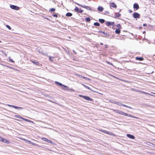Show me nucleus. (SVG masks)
Returning a JSON list of instances; mask_svg holds the SVG:
<instances>
[{"label": "nucleus", "mask_w": 155, "mask_h": 155, "mask_svg": "<svg viewBox=\"0 0 155 155\" xmlns=\"http://www.w3.org/2000/svg\"><path fill=\"white\" fill-rule=\"evenodd\" d=\"M76 4H77L79 6L81 7L84 8H85L88 10H91V8L88 6H86L84 5H82L80 4H78V3H76Z\"/></svg>", "instance_id": "1"}, {"label": "nucleus", "mask_w": 155, "mask_h": 155, "mask_svg": "<svg viewBox=\"0 0 155 155\" xmlns=\"http://www.w3.org/2000/svg\"><path fill=\"white\" fill-rule=\"evenodd\" d=\"M116 104H117V105H119V106H123L124 107H127V108H130V109H132V108L131 107H130V106H127V105H125L124 104H122L120 102H116Z\"/></svg>", "instance_id": "2"}, {"label": "nucleus", "mask_w": 155, "mask_h": 155, "mask_svg": "<svg viewBox=\"0 0 155 155\" xmlns=\"http://www.w3.org/2000/svg\"><path fill=\"white\" fill-rule=\"evenodd\" d=\"M133 16L134 18H139L140 17V15L136 12H134L133 14Z\"/></svg>", "instance_id": "3"}, {"label": "nucleus", "mask_w": 155, "mask_h": 155, "mask_svg": "<svg viewBox=\"0 0 155 155\" xmlns=\"http://www.w3.org/2000/svg\"><path fill=\"white\" fill-rule=\"evenodd\" d=\"M74 10L75 12L78 13H82L83 12V11L82 10L79 9V8L77 7H76L74 9Z\"/></svg>", "instance_id": "4"}, {"label": "nucleus", "mask_w": 155, "mask_h": 155, "mask_svg": "<svg viewBox=\"0 0 155 155\" xmlns=\"http://www.w3.org/2000/svg\"><path fill=\"white\" fill-rule=\"evenodd\" d=\"M7 106L9 107H13L15 109H23V108L21 107H17V106H14L13 105H10V104H7Z\"/></svg>", "instance_id": "5"}, {"label": "nucleus", "mask_w": 155, "mask_h": 155, "mask_svg": "<svg viewBox=\"0 0 155 155\" xmlns=\"http://www.w3.org/2000/svg\"><path fill=\"white\" fill-rule=\"evenodd\" d=\"M10 7L11 8L15 10H18L19 9L18 7L13 5H11Z\"/></svg>", "instance_id": "6"}, {"label": "nucleus", "mask_w": 155, "mask_h": 155, "mask_svg": "<svg viewBox=\"0 0 155 155\" xmlns=\"http://www.w3.org/2000/svg\"><path fill=\"white\" fill-rule=\"evenodd\" d=\"M112 110L114 112L121 115H122L123 112V111L118 110H115L114 109H112Z\"/></svg>", "instance_id": "7"}, {"label": "nucleus", "mask_w": 155, "mask_h": 155, "mask_svg": "<svg viewBox=\"0 0 155 155\" xmlns=\"http://www.w3.org/2000/svg\"><path fill=\"white\" fill-rule=\"evenodd\" d=\"M110 6L111 8V7L114 8H116L117 7V5L114 2L110 3Z\"/></svg>", "instance_id": "8"}, {"label": "nucleus", "mask_w": 155, "mask_h": 155, "mask_svg": "<svg viewBox=\"0 0 155 155\" xmlns=\"http://www.w3.org/2000/svg\"><path fill=\"white\" fill-rule=\"evenodd\" d=\"M114 22H111L110 21H107L106 25L107 26H110L111 25L114 26Z\"/></svg>", "instance_id": "9"}, {"label": "nucleus", "mask_w": 155, "mask_h": 155, "mask_svg": "<svg viewBox=\"0 0 155 155\" xmlns=\"http://www.w3.org/2000/svg\"><path fill=\"white\" fill-rule=\"evenodd\" d=\"M133 8L134 9H136V10L139 8V6L137 3H135L134 4Z\"/></svg>", "instance_id": "10"}, {"label": "nucleus", "mask_w": 155, "mask_h": 155, "mask_svg": "<svg viewBox=\"0 0 155 155\" xmlns=\"http://www.w3.org/2000/svg\"><path fill=\"white\" fill-rule=\"evenodd\" d=\"M55 83L58 85L61 86V87L62 86H64V87H67V86L64 85L62 84L61 83H60V82H58L55 81Z\"/></svg>", "instance_id": "11"}, {"label": "nucleus", "mask_w": 155, "mask_h": 155, "mask_svg": "<svg viewBox=\"0 0 155 155\" xmlns=\"http://www.w3.org/2000/svg\"><path fill=\"white\" fill-rule=\"evenodd\" d=\"M84 99L90 101H93V100L91 98L87 96H85Z\"/></svg>", "instance_id": "12"}, {"label": "nucleus", "mask_w": 155, "mask_h": 155, "mask_svg": "<svg viewBox=\"0 0 155 155\" xmlns=\"http://www.w3.org/2000/svg\"><path fill=\"white\" fill-rule=\"evenodd\" d=\"M127 136L128 137L131 139H134L135 138V137L134 135H131L130 134H127Z\"/></svg>", "instance_id": "13"}, {"label": "nucleus", "mask_w": 155, "mask_h": 155, "mask_svg": "<svg viewBox=\"0 0 155 155\" xmlns=\"http://www.w3.org/2000/svg\"><path fill=\"white\" fill-rule=\"evenodd\" d=\"M114 16V18H117L120 17L121 16V14L118 13H115Z\"/></svg>", "instance_id": "14"}, {"label": "nucleus", "mask_w": 155, "mask_h": 155, "mask_svg": "<svg viewBox=\"0 0 155 155\" xmlns=\"http://www.w3.org/2000/svg\"><path fill=\"white\" fill-rule=\"evenodd\" d=\"M1 141H2L4 143H7L8 144L10 142L9 140L6 139H5L3 138L2 140H1Z\"/></svg>", "instance_id": "15"}, {"label": "nucleus", "mask_w": 155, "mask_h": 155, "mask_svg": "<svg viewBox=\"0 0 155 155\" xmlns=\"http://www.w3.org/2000/svg\"><path fill=\"white\" fill-rule=\"evenodd\" d=\"M136 60H139L140 61H143L144 59L143 58L141 57H137L136 58Z\"/></svg>", "instance_id": "16"}, {"label": "nucleus", "mask_w": 155, "mask_h": 155, "mask_svg": "<svg viewBox=\"0 0 155 155\" xmlns=\"http://www.w3.org/2000/svg\"><path fill=\"white\" fill-rule=\"evenodd\" d=\"M28 143L30 144H32V145H35V146H38V147H39V146H38V145L37 144H36L32 142H31L30 141H29V140H28Z\"/></svg>", "instance_id": "17"}, {"label": "nucleus", "mask_w": 155, "mask_h": 155, "mask_svg": "<svg viewBox=\"0 0 155 155\" xmlns=\"http://www.w3.org/2000/svg\"><path fill=\"white\" fill-rule=\"evenodd\" d=\"M77 76H78L80 78H83L86 79V80H89V78H86V77H84V76H83L82 75H81L77 74Z\"/></svg>", "instance_id": "18"}, {"label": "nucleus", "mask_w": 155, "mask_h": 155, "mask_svg": "<svg viewBox=\"0 0 155 155\" xmlns=\"http://www.w3.org/2000/svg\"><path fill=\"white\" fill-rule=\"evenodd\" d=\"M98 10L100 12H102L103 10V7L99 6L97 8Z\"/></svg>", "instance_id": "19"}, {"label": "nucleus", "mask_w": 155, "mask_h": 155, "mask_svg": "<svg viewBox=\"0 0 155 155\" xmlns=\"http://www.w3.org/2000/svg\"><path fill=\"white\" fill-rule=\"evenodd\" d=\"M22 120H24L25 121L27 122H30V123H33V122L32 121H31V120H28V119H25V118H24L23 117V119H22Z\"/></svg>", "instance_id": "20"}, {"label": "nucleus", "mask_w": 155, "mask_h": 155, "mask_svg": "<svg viewBox=\"0 0 155 155\" xmlns=\"http://www.w3.org/2000/svg\"><path fill=\"white\" fill-rule=\"evenodd\" d=\"M122 115H124V116H127L128 117H130L131 116V114H126L125 113H124V112H123L122 114Z\"/></svg>", "instance_id": "21"}, {"label": "nucleus", "mask_w": 155, "mask_h": 155, "mask_svg": "<svg viewBox=\"0 0 155 155\" xmlns=\"http://www.w3.org/2000/svg\"><path fill=\"white\" fill-rule=\"evenodd\" d=\"M66 15L68 17H71L72 15V14L70 12H68L66 14Z\"/></svg>", "instance_id": "22"}, {"label": "nucleus", "mask_w": 155, "mask_h": 155, "mask_svg": "<svg viewBox=\"0 0 155 155\" xmlns=\"http://www.w3.org/2000/svg\"><path fill=\"white\" fill-rule=\"evenodd\" d=\"M99 21L101 23H104L105 21V20L103 19H99Z\"/></svg>", "instance_id": "23"}, {"label": "nucleus", "mask_w": 155, "mask_h": 155, "mask_svg": "<svg viewBox=\"0 0 155 155\" xmlns=\"http://www.w3.org/2000/svg\"><path fill=\"white\" fill-rule=\"evenodd\" d=\"M147 145H149L150 146L153 147H155V144H154L152 143H150V142H148V143H147Z\"/></svg>", "instance_id": "24"}, {"label": "nucleus", "mask_w": 155, "mask_h": 155, "mask_svg": "<svg viewBox=\"0 0 155 155\" xmlns=\"http://www.w3.org/2000/svg\"><path fill=\"white\" fill-rule=\"evenodd\" d=\"M115 32L117 34H119L120 33V30L119 29H117L115 31Z\"/></svg>", "instance_id": "25"}, {"label": "nucleus", "mask_w": 155, "mask_h": 155, "mask_svg": "<svg viewBox=\"0 0 155 155\" xmlns=\"http://www.w3.org/2000/svg\"><path fill=\"white\" fill-rule=\"evenodd\" d=\"M102 33H103L106 36H104V37H108L109 36V34H108L107 33H105L104 31H103L102 32ZM102 36L104 37L103 36Z\"/></svg>", "instance_id": "26"}, {"label": "nucleus", "mask_w": 155, "mask_h": 155, "mask_svg": "<svg viewBox=\"0 0 155 155\" xmlns=\"http://www.w3.org/2000/svg\"><path fill=\"white\" fill-rule=\"evenodd\" d=\"M68 86H67V87H64V86H62L61 88V89L64 90H65V91H66V90H68Z\"/></svg>", "instance_id": "27"}, {"label": "nucleus", "mask_w": 155, "mask_h": 155, "mask_svg": "<svg viewBox=\"0 0 155 155\" xmlns=\"http://www.w3.org/2000/svg\"><path fill=\"white\" fill-rule=\"evenodd\" d=\"M31 61L34 64L38 65L39 64V62H36V61Z\"/></svg>", "instance_id": "28"}, {"label": "nucleus", "mask_w": 155, "mask_h": 155, "mask_svg": "<svg viewBox=\"0 0 155 155\" xmlns=\"http://www.w3.org/2000/svg\"><path fill=\"white\" fill-rule=\"evenodd\" d=\"M94 25L95 26H100V25L98 22H95L94 23Z\"/></svg>", "instance_id": "29"}, {"label": "nucleus", "mask_w": 155, "mask_h": 155, "mask_svg": "<svg viewBox=\"0 0 155 155\" xmlns=\"http://www.w3.org/2000/svg\"><path fill=\"white\" fill-rule=\"evenodd\" d=\"M85 20L87 22H89L90 21L91 19L89 18H85Z\"/></svg>", "instance_id": "30"}, {"label": "nucleus", "mask_w": 155, "mask_h": 155, "mask_svg": "<svg viewBox=\"0 0 155 155\" xmlns=\"http://www.w3.org/2000/svg\"><path fill=\"white\" fill-rule=\"evenodd\" d=\"M109 101L111 103H113L114 104H116V101H114V100H109Z\"/></svg>", "instance_id": "31"}, {"label": "nucleus", "mask_w": 155, "mask_h": 155, "mask_svg": "<svg viewBox=\"0 0 155 155\" xmlns=\"http://www.w3.org/2000/svg\"><path fill=\"white\" fill-rule=\"evenodd\" d=\"M15 117H17L18 118H20V119H23V117H21V116H20L18 115H15Z\"/></svg>", "instance_id": "32"}, {"label": "nucleus", "mask_w": 155, "mask_h": 155, "mask_svg": "<svg viewBox=\"0 0 155 155\" xmlns=\"http://www.w3.org/2000/svg\"><path fill=\"white\" fill-rule=\"evenodd\" d=\"M82 85L85 88L91 90L89 88V87L88 86H86L83 84H82Z\"/></svg>", "instance_id": "33"}, {"label": "nucleus", "mask_w": 155, "mask_h": 155, "mask_svg": "<svg viewBox=\"0 0 155 155\" xmlns=\"http://www.w3.org/2000/svg\"><path fill=\"white\" fill-rule=\"evenodd\" d=\"M41 139L42 140H44L45 141H46V142H47V140H48V139H47L45 138H44V137L42 138Z\"/></svg>", "instance_id": "34"}, {"label": "nucleus", "mask_w": 155, "mask_h": 155, "mask_svg": "<svg viewBox=\"0 0 155 155\" xmlns=\"http://www.w3.org/2000/svg\"><path fill=\"white\" fill-rule=\"evenodd\" d=\"M117 27L118 28V29H119L121 28V26L120 24H118L117 25Z\"/></svg>", "instance_id": "35"}, {"label": "nucleus", "mask_w": 155, "mask_h": 155, "mask_svg": "<svg viewBox=\"0 0 155 155\" xmlns=\"http://www.w3.org/2000/svg\"><path fill=\"white\" fill-rule=\"evenodd\" d=\"M6 27L8 28L9 30H11V28L8 25H6Z\"/></svg>", "instance_id": "36"}, {"label": "nucleus", "mask_w": 155, "mask_h": 155, "mask_svg": "<svg viewBox=\"0 0 155 155\" xmlns=\"http://www.w3.org/2000/svg\"><path fill=\"white\" fill-rule=\"evenodd\" d=\"M55 11V9L54 8H51L50 9V11L51 12H54Z\"/></svg>", "instance_id": "37"}, {"label": "nucleus", "mask_w": 155, "mask_h": 155, "mask_svg": "<svg viewBox=\"0 0 155 155\" xmlns=\"http://www.w3.org/2000/svg\"><path fill=\"white\" fill-rule=\"evenodd\" d=\"M47 142H48V143H52V144H53V142H52V141H51L50 140H49L48 139V140H47Z\"/></svg>", "instance_id": "38"}, {"label": "nucleus", "mask_w": 155, "mask_h": 155, "mask_svg": "<svg viewBox=\"0 0 155 155\" xmlns=\"http://www.w3.org/2000/svg\"><path fill=\"white\" fill-rule=\"evenodd\" d=\"M49 60L51 61H52V58H51V56H49Z\"/></svg>", "instance_id": "39"}, {"label": "nucleus", "mask_w": 155, "mask_h": 155, "mask_svg": "<svg viewBox=\"0 0 155 155\" xmlns=\"http://www.w3.org/2000/svg\"><path fill=\"white\" fill-rule=\"evenodd\" d=\"M130 117H132V118H138V117H137L134 116L132 115H131V116Z\"/></svg>", "instance_id": "40"}, {"label": "nucleus", "mask_w": 155, "mask_h": 155, "mask_svg": "<svg viewBox=\"0 0 155 155\" xmlns=\"http://www.w3.org/2000/svg\"><path fill=\"white\" fill-rule=\"evenodd\" d=\"M79 96L81 97H82L84 99L85 96H84V95H79Z\"/></svg>", "instance_id": "41"}, {"label": "nucleus", "mask_w": 155, "mask_h": 155, "mask_svg": "<svg viewBox=\"0 0 155 155\" xmlns=\"http://www.w3.org/2000/svg\"><path fill=\"white\" fill-rule=\"evenodd\" d=\"M52 16L53 17H58V15L57 14H53L52 15Z\"/></svg>", "instance_id": "42"}, {"label": "nucleus", "mask_w": 155, "mask_h": 155, "mask_svg": "<svg viewBox=\"0 0 155 155\" xmlns=\"http://www.w3.org/2000/svg\"><path fill=\"white\" fill-rule=\"evenodd\" d=\"M141 92L143 93V94H148L146 92H144V91H140Z\"/></svg>", "instance_id": "43"}, {"label": "nucleus", "mask_w": 155, "mask_h": 155, "mask_svg": "<svg viewBox=\"0 0 155 155\" xmlns=\"http://www.w3.org/2000/svg\"><path fill=\"white\" fill-rule=\"evenodd\" d=\"M105 13L109 14V12L108 11H105Z\"/></svg>", "instance_id": "44"}, {"label": "nucleus", "mask_w": 155, "mask_h": 155, "mask_svg": "<svg viewBox=\"0 0 155 155\" xmlns=\"http://www.w3.org/2000/svg\"><path fill=\"white\" fill-rule=\"evenodd\" d=\"M129 12L130 13H131L132 12V11L130 10H129Z\"/></svg>", "instance_id": "45"}, {"label": "nucleus", "mask_w": 155, "mask_h": 155, "mask_svg": "<svg viewBox=\"0 0 155 155\" xmlns=\"http://www.w3.org/2000/svg\"><path fill=\"white\" fill-rule=\"evenodd\" d=\"M105 48H107L108 46H107V45H105Z\"/></svg>", "instance_id": "46"}, {"label": "nucleus", "mask_w": 155, "mask_h": 155, "mask_svg": "<svg viewBox=\"0 0 155 155\" xmlns=\"http://www.w3.org/2000/svg\"><path fill=\"white\" fill-rule=\"evenodd\" d=\"M143 26H147V25L146 24H143Z\"/></svg>", "instance_id": "47"}, {"label": "nucleus", "mask_w": 155, "mask_h": 155, "mask_svg": "<svg viewBox=\"0 0 155 155\" xmlns=\"http://www.w3.org/2000/svg\"><path fill=\"white\" fill-rule=\"evenodd\" d=\"M107 62L108 63V64H111V65H112V63H110L109 62Z\"/></svg>", "instance_id": "48"}, {"label": "nucleus", "mask_w": 155, "mask_h": 155, "mask_svg": "<svg viewBox=\"0 0 155 155\" xmlns=\"http://www.w3.org/2000/svg\"><path fill=\"white\" fill-rule=\"evenodd\" d=\"M10 61H12V62H14V61H13L12 60V59H10Z\"/></svg>", "instance_id": "49"}, {"label": "nucleus", "mask_w": 155, "mask_h": 155, "mask_svg": "<svg viewBox=\"0 0 155 155\" xmlns=\"http://www.w3.org/2000/svg\"><path fill=\"white\" fill-rule=\"evenodd\" d=\"M2 138L0 137V141H1V140H2Z\"/></svg>", "instance_id": "50"}, {"label": "nucleus", "mask_w": 155, "mask_h": 155, "mask_svg": "<svg viewBox=\"0 0 155 155\" xmlns=\"http://www.w3.org/2000/svg\"><path fill=\"white\" fill-rule=\"evenodd\" d=\"M73 51L74 52V53L75 54H76V52L74 51V50H73Z\"/></svg>", "instance_id": "51"}, {"label": "nucleus", "mask_w": 155, "mask_h": 155, "mask_svg": "<svg viewBox=\"0 0 155 155\" xmlns=\"http://www.w3.org/2000/svg\"><path fill=\"white\" fill-rule=\"evenodd\" d=\"M102 32L103 31H98L100 33H102Z\"/></svg>", "instance_id": "52"}, {"label": "nucleus", "mask_w": 155, "mask_h": 155, "mask_svg": "<svg viewBox=\"0 0 155 155\" xmlns=\"http://www.w3.org/2000/svg\"><path fill=\"white\" fill-rule=\"evenodd\" d=\"M100 44L101 45H103V43H100Z\"/></svg>", "instance_id": "53"}, {"label": "nucleus", "mask_w": 155, "mask_h": 155, "mask_svg": "<svg viewBox=\"0 0 155 155\" xmlns=\"http://www.w3.org/2000/svg\"><path fill=\"white\" fill-rule=\"evenodd\" d=\"M144 32H145V31H144V32H143V33H144Z\"/></svg>", "instance_id": "54"}, {"label": "nucleus", "mask_w": 155, "mask_h": 155, "mask_svg": "<svg viewBox=\"0 0 155 155\" xmlns=\"http://www.w3.org/2000/svg\"><path fill=\"white\" fill-rule=\"evenodd\" d=\"M1 42V41L0 40V42Z\"/></svg>", "instance_id": "55"}, {"label": "nucleus", "mask_w": 155, "mask_h": 155, "mask_svg": "<svg viewBox=\"0 0 155 155\" xmlns=\"http://www.w3.org/2000/svg\"><path fill=\"white\" fill-rule=\"evenodd\" d=\"M154 140L155 141V140Z\"/></svg>", "instance_id": "56"}]
</instances>
